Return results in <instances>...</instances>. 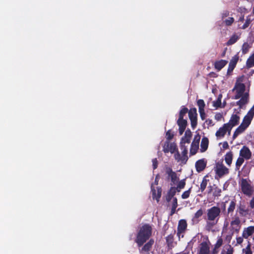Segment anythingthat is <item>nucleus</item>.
<instances>
[{"mask_svg":"<svg viewBox=\"0 0 254 254\" xmlns=\"http://www.w3.org/2000/svg\"><path fill=\"white\" fill-rule=\"evenodd\" d=\"M250 82L244 76L237 79L235 86L232 89L234 93V99H239L237 105L240 108H243L249 102Z\"/></svg>","mask_w":254,"mask_h":254,"instance_id":"1","label":"nucleus"},{"mask_svg":"<svg viewBox=\"0 0 254 254\" xmlns=\"http://www.w3.org/2000/svg\"><path fill=\"white\" fill-rule=\"evenodd\" d=\"M254 116V105L244 117L241 125L236 129L233 135V139L243 133L249 127Z\"/></svg>","mask_w":254,"mask_h":254,"instance_id":"2","label":"nucleus"},{"mask_svg":"<svg viewBox=\"0 0 254 254\" xmlns=\"http://www.w3.org/2000/svg\"><path fill=\"white\" fill-rule=\"evenodd\" d=\"M151 228L148 225H144L140 228L135 240L138 246H141L150 237Z\"/></svg>","mask_w":254,"mask_h":254,"instance_id":"3","label":"nucleus"},{"mask_svg":"<svg viewBox=\"0 0 254 254\" xmlns=\"http://www.w3.org/2000/svg\"><path fill=\"white\" fill-rule=\"evenodd\" d=\"M239 157L237 159L236 165L239 168L244 163V160H249L252 157V152L246 146H244L240 151Z\"/></svg>","mask_w":254,"mask_h":254,"instance_id":"4","label":"nucleus"},{"mask_svg":"<svg viewBox=\"0 0 254 254\" xmlns=\"http://www.w3.org/2000/svg\"><path fill=\"white\" fill-rule=\"evenodd\" d=\"M239 184L244 194L249 196L253 194L254 188L250 180L242 179Z\"/></svg>","mask_w":254,"mask_h":254,"instance_id":"5","label":"nucleus"},{"mask_svg":"<svg viewBox=\"0 0 254 254\" xmlns=\"http://www.w3.org/2000/svg\"><path fill=\"white\" fill-rule=\"evenodd\" d=\"M191 137V131L189 129L187 130L185 132V135L182 138L180 142L181 148L184 155H185L187 153V148L190 143Z\"/></svg>","mask_w":254,"mask_h":254,"instance_id":"6","label":"nucleus"},{"mask_svg":"<svg viewBox=\"0 0 254 254\" xmlns=\"http://www.w3.org/2000/svg\"><path fill=\"white\" fill-rule=\"evenodd\" d=\"M231 130L230 127L228 125L224 124L223 126L219 127L216 131L215 136L218 139H222L227 133L230 135Z\"/></svg>","mask_w":254,"mask_h":254,"instance_id":"7","label":"nucleus"},{"mask_svg":"<svg viewBox=\"0 0 254 254\" xmlns=\"http://www.w3.org/2000/svg\"><path fill=\"white\" fill-rule=\"evenodd\" d=\"M214 171L217 175L221 177L229 173V169L226 168L222 163L218 162L214 167Z\"/></svg>","mask_w":254,"mask_h":254,"instance_id":"8","label":"nucleus"},{"mask_svg":"<svg viewBox=\"0 0 254 254\" xmlns=\"http://www.w3.org/2000/svg\"><path fill=\"white\" fill-rule=\"evenodd\" d=\"M163 151L165 153H175L177 151V147L176 144L174 142H170L168 141L165 142L163 147Z\"/></svg>","mask_w":254,"mask_h":254,"instance_id":"9","label":"nucleus"},{"mask_svg":"<svg viewBox=\"0 0 254 254\" xmlns=\"http://www.w3.org/2000/svg\"><path fill=\"white\" fill-rule=\"evenodd\" d=\"M220 212V210L218 207H212L207 210L208 219L210 221L214 220L219 216Z\"/></svg>","mask_w":254,"mask_h":254,"instance_id":"10","label":"nucleus"},{"mask_svg":"<svg viewBox=\"0 0 254 254\" xmlns=\"http://www.w3.org/2000/svg\"><path fill=\"white\" fill-rule=\"evenodd\" d=\"M200 139V135L198 133L195 135L190 149V152L192 155L195 154L198 150Z\"/></svg>","mask_w":254,"mask_h":254,"instance_id":"11","label":"nucleus"},{"mask_svg":"<svg viewBox=\"0 0 254 254\" xmlns=\"http://www.w3.org/2000/svg\"><path fill=\"white\" fill-rule=\"evenodd\" d=\"M209 245V242L207 241L201 243L199 246L198 254H209L210 252Z\"/></svg>","mask_w":254,"mask_h":254,"instance_id":"12","label":"nucleus"},{"mask_svg":"<svg viewBox=\"0 0 254 254\" xmlns=\"http://www.w3.org/2000/svg\"><path fill=\"white\" fill-rule=\"evenodd\" d=\"M240 121V117L237 115H233L229 122L227 123H226V125H228L230 127V128L232 129V128L237 125L238 123H239Z\"/></svg>","mask_w":254,"mask_h":254,"instance_id":"13","label":"nucleus"},{"mask_svg":"<svg viewBox=\"0 0 254 254\" xmlns=\"http://www.w3.org/2000/svg\"><path fill=\"white\" fill-rule=\"evenodd\" d=\"M177 124L179 127V133L182 135L186 128L187 121L184 119L179 118L177 121Z\"/></svg>","mask_w":254,"mask_h":254,"instance_id":"14","label":"nucleus"},{"mask_svg":"<svg viewBox=\"0 0 254 254\" xmlns=\"http://www.w3.org/2000/svg\"><path fill=\"white\" fill-rule=\"evenodd\" d=\"M187 226V222L185 220H181L179 221L178 228V235L179 238L181 237V236L182 237H183V235H182V234L186 229Z\"/></svg>","mask_w":254,"mask_h":254,"instance_id":"15","label":"nucleus"},{"mask_svg":"<svg viewBox=\"0 0 254 254\" xmlns=\"http://www.w3.org/2000/svg\"><path fill=\"white\" fill-rule=\"evenodd\" d=\"M254 233V226H251L244 228L242 236L245 239H248L250 236H252Z\"/></svg>","mask_w":254,"mask_h":254,"instance_id":"16","label":"nucleus"},{"mask_svg":"<svg viewBox=\"0 0 254 254\" xmlns=\"http://www.w3.org/2000/svg\"><path fill=\"white\" fill-rule=\"evenodd\" d=\"M221 190L220 189L217 188L215 185L213 186H210L209 187L208 194L212 195L214 196H218L220 195Z\"/></svg>","mask_w":254,"mask_h":254,"instance_id":"17","label":"nucleus"},{"mask_svg":"<svg viewBox=\"0 0 254 254\" xmlns=\"http://www.w3.org/2000/svg\"><path fill=\"white\" fill-rule=\"evenodd\" d=\"M206 161L204 159H200L195 163V167L197 172L202 171L206 167Z\"/></svg>","mask_w":254,"mask_h":254,"instance_id":"18","label":"nucleus"},{"mask_svg":"<svg viewBox=\"0 0 254 254\" xmlns=\"http://www.w3.org/2000/svg\"><path fill=\"white\" fill-rule=\"evenodd\" d=\"M240 221L239 218H236L231 222V227L233 231L238 232L240 226Z\"/></svg>","mask_w":254,"mask_h":254,"instance_id":"19","label":"nucleus"},{"mask_svg":"<svg viewBox=\"0 0 254 254\" xmlns=\"http://www.w3.org/2000/svg\"><path fill=\"white\" fill-rule=\"evenodd\" d=\"M239 57L238 55H236L232 57L229 63V70H233L239 60Z\"/></svg>","mask_w":254,"mask_h":254,"instance_id":"20","label":"nucleus"},{"mask_svg":"<svg viewBox=\"0 0 254 254\" xmlns=\"http://www.w3.org/2000/svg\"><path fill=\"white\" fill-rule=\"evenodd\" d=\"M153 197L154 199H155L157 201H159V199L161 195V190L160 188H157V190H156L154 187L152 186L151 187Z\"/></svg>","mask_w":254,"mask_h":254,"instance_id":"21","label":"nucleus"},{"mask_svg":"<svg viewBox=\"0 0 254 254\" xmlns=\"http://www.w3.org/2000/svg\"><path fill=\"white\" fill-rule=\"evenodd\" d=\"M168 175L169 178L171 179L172 181V185H176L179 181V178L177 176L175 173L172 172L171 170L168 171Z\"/></svg>","mask_w":254,"mask_h":254,"instance_id":"22","label":"nucleus"},{"mask_svg":"<svg viewBox=\"0 0 254 254\" xmlns=\"http://www.w3.org/2000/svg\"><path fill=\"white\" fill-rule=\"evenodd\" d=\"M208 139L206 137H203L200 144V151L201 152L205 151L208 146Z\"/></svg>","mask_w":254,"mask_h":254,"instance_id":"23","label":"nucleus"},{"mask_svg":"<svg viewBox=\"0 0 254 254\" xmlns=\"http://www.w3.org/2000/svg\"><path fill=\"white\" fill-rule=\"evenodd\" d=\"M240 34H234L230 38L226 44L228 46L231 45L235 43L240 38Z\"/></svg>","mask_w":254,"mask_h":254,"instance_id":"24","label":"nucleus"},{"mask_svg":"<svg viewBox=\"0 0 254 254\" xmlns=\"http://www.w3.org/2000/svg\"><path fill=\"white\" fill-rule=\"evenodd\" d=\"M222 97V95L221 94H219L217 100L216 101H214L213 102V105L216 108H217L219 107L223 108L225 107V103H223V105H222V103H221Z\"/></svg>","mask_w":254,"mask_h":254,"instance_id":"25","label":"nucleus"},{"mask_svg":"<svg viewBox=\"0 0 254 254\" xmlns=\"http://www.w3.org/2000/svg\"><path fill=\"white\" fill-rule=\"evenodd\" d=\"M227 63L225 60H221L215 63V67L218 70H221Z\"/></svg>","mask_w":254,"mask_h":254,"instance_id":"26","label":"nucleus"},{"mask_svg":"<svg viewBox=\"0 0 254 254\" xmlns=\"http://www.w3.org/2000/svg\"><path fill=\"white\" fill-rule=\"evenodd\" d=\"M233 156V155L232 152H229L227 153L225 156V162L229 166L232 164Z\"/></svg>","mask_w":254,"mask_h":254,"instance_id":"27","label":"nucleus"},{"mask_svg":"<svg viewBox=\"0 0 254 254\" xmlns=\"http://www.w3.org/2000/svg\"><path fill=\"white\" fill-rule=\"evenodd\" d=\"M234 249L230 245L226 246L221 251L220 254H233Z\"/></svg>","mask_w":254,"mask_h":254,"instance_id":"28","label":"nucleus"},{"mask_svg":"<svg viewBox=\"0 0 254 254\" xmlns=\"http://www.w3.org/2000/svg\"><path fill=\"white\" fill-rule=\"evenodd\" d=\"M197 112L195 108L190 109L189 112V116L190 120H197Z\"/></svg>","mask_w":254,"mask_h":254,"instance_id":"29","label":"nucleus"},{"mask_svg":"<svg viewBox=\"0 0 254 254\" xmlns=\"http://www.w3.org/2000/svg\"><path fill=\"white\" fill-rule=\"evenodd\" d=\"M254 66V53L247 60L246 66L251 68Z\"/></svg>","mask_w":254,"mask_h":254,"instance_id":"30","label":"nucleus"},{"mask_svg":"<svg viewBox=\"0 0 254 254\" xmlns=\"http://www.w3.org/2000/svg\"><path fill=\"white\" fill-rule=\"evenodd\" d=\"M153 244V241L152 240L149 241L147 243H146L144 247L141 249V252H148L150 248L151 247L152 245Z\"/></svg>","mask_w":254,"mask_h":254,"instance_id":"31","label":"nucleus"},{"mask_svg":"<svg viewBox=\"0 0 254 254\" xmlns=\"http://www.w3.org/2000/svg\"><path fill=\"white\" fill-rule=\"evenodd\" d=\"M185 185L186 182L185 179L179 181L176 185L178 191H180L181 189H183L185 187Z\"/></svg>","mask_w":254,"mask_h":254,"instance_id":"32","label":"nucleus"},{"mask_svg":"<svg viewBox=\"0 0 254 254\" xmlns=\"http://www.w3.org/2000/svg\"><path fill=\"white\" fill-rule=\"evenodd\" d=\"M251 48V46L248 43H244L242 47V52L243 54L247 53Z\"/></svg>","mask_w":254,"mask_h":254,"instance_id":"33","label":"nucleus"},{"mask_svg":"<svg viewBox=\"0 0 254 254\" xmlns=\"http://www.w3.org/2000/svg\"><path fill=\"white\" fill-rule=\"evenodd\" d=\"M197 104L198 107L199 111L204 110L205 103L203 100L199 99L197 102Z\"/></svg>","mask_w":254,"mask_h":254,"instance_id":"34","label":"nucleus"},{"mask_svg":"<svg viewBox=\"0 0 254 254\" xmlns=\"http://www.w3.org/2000/svg\"><path fill=\"white\" fill-rule=\"evenodd\" d=\"M243 253L244 254H253V252L251 249V245L250 243L247 246L246 248L242 250Z\"/></svg>","mask_w":254,"mask_h":254,"instance_id":"35","label":"nucleus"},{"mask_svg":"<svg viewBox=\"0 0 254 254\" xmlns=\"http://www.w3.org/2000/svg\"><path fill=\"white\" fill-rule=\"evenodd\" d=\"M207 185V180L206 179V178H204L202 180V181L200 184V190L201 191H203L206 188V187Z\"/></svg>","mask_w":254,"mask_h":254,"instance_id":"36","label":"nucleus"},{"mask_svg":"<svg viewBox=\"0 0 254 254\" xmlns=\"http://www.w3.org/2000/svg\"><path fill=\"white\" fill-rule=\"evenodd\" d=\"M188 111V110L186 108H183L179 113V118L183 119L184 116L186 115V114L187 113Z\"/></svg>","mask_w":254,"mask_h":254,"instance_id":"37","label":"nucleus"},{"mask_svg":"<svg viewBox=\"0 0 254 254\" xmlns=\"http://www.w3.org/2000/svg\"><path fill=\"white\" fill-rule=\"evenodd\" d=\"M222 244H223V240H222V239L221 238H219L217 240V242H216V243L215 245L214 251H215L216 250L218 249L220 246H221Z\"/></svg>","mask_w":254,"mask_h":254,"instance_id":"38","label":"nucleus"},{"mask_svg":"<svg viewBox=\"0 0 254 254\" xmlns=\"http://www.w3.org/2000/svg\"><path fill=\"white\" fill-rule=\"evenodd\" d=\"M234 21V19L233 17H229L227 19L225 20L224 22L225 24L229 26L231 25Z\"/></svg>","mask_w":254,"mask_h":254,"instance_id":"39","label":"nucleus"},{"mask_svg":"<svg viewBox=\"0 0 254 254\" xmlns=\"http://www.w3.org/2000/svg\"><path fill=\"white\" fill-rule=\"evenodd\" d=\"M174 136V134L171 132L170 130H169L167 131L166 133V138L169 140L173 138Z\"/></svg>","mask_w":254,"mask_h":254,"instance_id":"40","label":"nucleus"},{"mask_svg":"<svg viewBox=\"0 0 254 254\" xmlns=\"http://www.w3.org/2000/svg\"><path fill=\"white\" fill-rule=\"evenodd\" d=\"M219 145H221V147H220L221 150H224L228 149L229 147V145L227 141H224V142L220 143Z\"/></svg>","mask_w":254,"mask_h":254,"instance_id":"41","label":"nucleus"},{"mask_svg":"<svg viewBox=\"0 0 254 254\" xmlns=\"http://www.w3.org/2000/svg\"><path fill=\"white\" fill-rule=\"evenodd\" d=\"M235 207V203L234 201H231L230 203L229 208H228V212L233 211Z\"/></svg>","mask_w":254,"mask_h":254,"instance_id":"42","label":"nucleus"},{"mask_svg":"<svg viewBox=\"0 0 254 254\" xmlns=\"http://www.w3.org/2000/svg\"><path fill=\"white\" fill-rule=\"evenodd\" d=\"M190 190L189 189V190L185 191L182 195V197L183 199H186L189 197L190 194Z\"/></svg>","mask_w":254,"mask_h":254,"instance_id":"43","label":"nucleus"},{"mask_svg":"<svg viewBox=\"0 0 254 254\" xmlns=\"http://www.w3.org/2000/svg\"><path fill=\"white\" fill-rule=\"evenodd\" d=\"M251 22V20L250 18H247L245 24L242 26V28L243 29H245L246 28H247L249 26V25H250Z\"/></svg>","mask_w":254,"mask_h":254,"instance_id":"44","label":"nucleus"},{"mask_svg":"<svg viewBox=\"0 0 254 254\" xmlns=\"http://www.w3.org/2000/svg\"><path fill=\"white\" fill-rule=\"evenodd\" d=\"M223 118V116L221 113H216L215 115L214 118L217 121H221Z\"/></svg>","mask_w":254,"mask_h":254,"instance_id":"45","label":"nucleus"},{"mask_svg":"<svg viewBox=\"0 0 254 254\" xmlns=\"http://www.w3.org/2000/svg\"><path fill=\"white\" fill-rule=\"evenodd\" d=\"M205 124L208 127L214 125L212 120L210 119L206 120L205 122Z\"/></svg>","mask_w":254,"mask_h":254,"instance_id":"46","label":"nucleus"},{"mask_svg":"<svg viewBox=\"0 0 254 254\" xmlns=\"http://www.w3.org/2000/svg\"><path fill=\"white\" fill-rule=\"evenodd\" d=\"M177 199L176 198H174L173 199V205L172 210V213H174V212L175 211V209H176V208L177 207Z\"/></svg>","mask_w":254,"mask_h":254,"instance_id":"47","label":"nucleus"},{"mask_svg":"<svg viewBox=\"0 0 254 254\" xmlns=\"http://www.w3.org/2000/svg\"><path fill=\"white\" fill-rule=\"evenodd\" d=\"M203 214L202 211L201 209L198 210L195 214V217L198 218L201 216Z\"/></svg>","mask_w":254,"mask_h":254,"instance_id":"48","label":"nucleus"},{"mask_svg":"<svg viewBox=\"0 0 254 254\" xmlns=\"http://www.w3.org/2000/svg\"><path fill=\"white\" fill-rule=\"evenodd\" d=\"M191 126L192 128H194L197 125V120H190Z\"/></svg>","mask_w":254,"mask_h":254,"instance_id":"49","label":"nucleus"},{"mask_svg":"<svg viewBox=\"0 0 254 254\" xmlns=\"http://www.w3.org/2000/svg\"><path fill=\"white\" fill-rule=\"evenodd\" d=\"M152 164L153 166V169H155L157 167V161L156 159H154L152 160Z\"/></svg>","mask_w":254,"mask_h":254,"instance_id":"50","label":"nucleus"},{"mask_svg":"<svg viewBox=\"0 0 254 254\" xmlns=\"http://www.w3.org/2000/svg\"><path fill=\"white\" fill-rule=\"evenodd\" d=\"M237 244H241L243 243V237H238L237 238Z\"/></svg>","mask_w":254,"mask_h":254,"instance_id":"51","label":"nucleus"},{"mask_svg":"<svg viewBox=\"0 0 254 254\" xmlns=\"http://www.w3.org/2000/svg\"><path fill=\"white\" fill-rule=\"evenodd\" d=\"M250 206L251 208H254V197H253L250 201Z\"/></svg>","mask_w":254,"mask_h":254,"instance_id":"52","label":"nucleus"},{"mask_svg":"<svg viewBox=\"0 0 254 254\" xmlns=\"http://www.w3.org/2000/svg\"><path fill=\"white\" fill-rule=\"evenodd\" d=\"M199 112L201 118L202 119V120H204L205 119V114L204 110V111H202V112L201 111H199Z\"/></svg>","mask_w":254,"mask_h":254,"instance_id":"53","label":"nucleus"},{"mask_svg":"<svg viewBox=\"0 0 254 254\" xmlns=\"http://www.w3.org/2000/svg\"><path fill=\"white\" fill-rule=\"evenodd\" d=\"M175 158L176 160L179 161L180 160V154H179L178 153V151H176V153H175Z\"/></svg>","mask_w":254,"mask_h":254,"instance_id":"54","label":"nucleus"},{"mask_svg":"<svg viewBox=\"0 0 254 254\" xmlns=\"http://www.w3.org/2000/svg\"><path fill=\"white\" fill-rule=\"evenodd\" d=\"M155 183L156 184V185H157V184H158V178H157V177H156V179H155Z\"/></svg>","mask_w":254,"mask_h":254,"instance_id":"55","label":"nucleus"},{"mask_svg":"<svg viewBox=\"0 0 254 254\" xmlns=\"http://www.w3.org/2000/svg\"><path fill=\"white\" fill-rule=\"evenodd\" d=\"M217 251H216V250L215 251H214V250L212 254H217Z\"/></svg>","mask_w":254,"mask_h":254,"instance_id":"56","label":"nucleus"},{"mask_svg":"<svg viewBox=\"0 0 254 254\" xmlns=\"http://www.w3.org/2000/svg\"><path fill=\"white\" fill-rule=\"evenodd\" d=\"M243 19H244V16H243L242 17H241V18H240V21H242V20H243Z\"/></svg>","mask_w":254,"mask_h":254,"instance_id":"57","label":"nucleus"},{"mask_svg":"<svg viewBox=\"0 0 254 254\" xmlns=\"http://www.w3.org/2000/svg\"><path fill=\"white\" fill-rule=\"evenodd\" d=\"M253 240L254 241V235L253 236Z\"/></svg>","mask_w":254,"mask_h":254,"instance_id":"58","label":"nucleus"}]
</instances>
